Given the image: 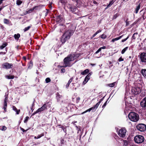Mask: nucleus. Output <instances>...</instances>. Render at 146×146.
Here are the masks:
<instances>
[{"instance_id":"28","label":"nucleus","mask_w":146,"mask_h":146,"mask_svg":"<svg viewBox=\"0 0 146 146\" xmlns=\"http://www.w3.org/2000/svg\"><path fill=\"white\" fill-rule=\"evenodd\" d=\"M128 48V47H126L123 49L121 52V53L122 54H124L125 51L127 50Z\"/></svg>"},{"instance_id":"29","label":"nucleus","mask_w":146,"mask_h":146,"mask_svg":"<svg viewBox=\"0 0 146 146\" xmlns=\"http://www.w3.org/2000/svg\"><path fill=\"white\" fill-rule=\"evenodd\" d=\"M7 45L6 43L3 44L0 47V48L1 49H3Z\"/></svg>"},{"instance_id":"44","label":"nucleus","mask_w":146,"mask_h":146,"mask_svg":"<svg viewBox=\"0 0 146 146\" xmlns=\"http://www.w3.org/2000/svg\"><path fill=\"white\" fill-rule=\"evenodd\" d=\"M61 73H64L65 72V69L64 68H62L61 70Z\"/></svg>"},{"instance_id":"52","label":"nucleus","mask_w":146,"mask_h":146,"mask_svg":"<svg viewBox=\"0 0 146 146\" xmlns=\"http://www.w3.org/2000/svg\"><path fill=\"white\" fill-rule=\"evenodd\" d=\"M43 135H42L41 136L40 135H38V136L37 137V139H38L40 138L41 136H43Z\"/></svg>"},{"instance_id":"15","label":"nucleus","mask_w":146,"mask_h":146,"mask_svg":"<svg viewBox=\"0 0 146 146\" xmlns=\"http://www.w3.org/2000/svg\"><path fill=\"white\" fill-rule=\"evenodd\" d=\"M140 14L141 16V17H142L144 20L146 18L145 16V12L143 10H141L140 12Z\"/></svg>"},{"instance_id":"58","label":"nucleus","mask_w":146,"mask_h":146,"mask_svg":"<svg viewBox=\"0 0 146 146\" xmlns=\"http://www.w3.org/2000/svg\"><path fill=\"white\" fill-rule=\"evenodd\" d=\"M102 50V49L101 48V47L98 50V51H99V52L100 51H101Z\"/></svg>"},{"instance_id":"2","label":"nucleus","mask_w":146,"mask_h":146,"mask_svg":"<svg viewBox=\"0 0 146 146\" xmlns=\"http://www.w3.org/2000/svg\"><path fill=\"white\" fill-rule=\"evenodd\" d=\"M74 54H71L70 56L65 58L64 60V65L60 66L61 67H70L72 65L71 64L70 62L74 60Z\"/></svg>"},{"instance_id":"14","label":"nucleus","mask_w":146,"mask_h":146,"mask_svg":"<svg viewBox=\"0 0 146 146\" xmlns=\"http://www.w3.org/2000/svg\"><path fill=\"white\" fill-rule=\"evenodd\" d=\"M141 73L144 77L146 78V69H142Z\"/></svg>"},{"instance_id":"56","label":"nucleus","mask_w":146,"mask_h":146,"mask_svg":"<svg viewBox=\"0 0 146 146\" xmlns=\"http://www.w3.org/2000/svg\"><path fill=\"white\" fill-rule=\"evenodd\" d=\"M93 3L94 4H97V3L96 1H94Z\"/></svg>"},{"instance_id":"45","label":"nucleus","mask_w":146,"mask_h":146,"mask_svg":"<svg viewBox=\"0 0 146 146\" xmlns=\"http://www.w3.org/2000/svg\"><path fill=\"white\" fill-rule=\"evenodd\" d=\"M118 61L119 62L122 61L123 60V59L121 57H120L118 59Z\"/></svg>"},{"instance_id":"3","label":"nucleus","mask_w":146,"mask_h":146,"mask_svg":"<svg viewBox=\"0 0 146 146\" xmlns=\"http://www.w3.org/2000/svg\"><path fill=\"white\" fill-rule=\"evenodd\" d=\"M128 117L130 120L134 122L137 121L139 119L138 114L134 112L130 113L128 115Z\"/></svg>"},{"instance_id":"62","label":"nucleus","mask_w":146,"mask_h":146,"mask_svg":"<svg viewBox=\"0 0 146 146\" xmlns=\"http://www.w3.org/2000/svg\"><path fill=\"white\" fill-rule=\"evenodd\" d=\"M91 64L92 65V66H94L95 65V64Z\"/></svg>"},{"instance_id":"9","label":"nucleus","mask_w":146,"mask_h":146,"mask_svg":"<svg viewBox=\"0 0 146 146\" xmlns=\"http://www.w3.org/2000/svg\"><path fill=\"white\" fill-rule=\"evenodd\" d=\"M2 66L3 68L6 69H10L13 67V64H12L9 63L7 62L3 63Z\"/></svg>"},{"instance_id":"4","label":"nucleus","mask_w":146,"mask_h":146,"mask_svg":"<svg viewBox=\"0 0 146 146\" xmlns=\"http://www.w3.org/2000/svg\"><path fill=\"white\" fill-rule=\"evenodd\" d=\"M134 141L137 143H142L144 140L143 136L141 135L135 136L134 138Z\"/></svg>"},{"instance_id":"19","label":"nucleus","mask_w":146,"mask_h":146,"mask_svg":"<svg viewBox=\"0 0 146 146\" xmlns=\"http://www.w3.org/2000/svg\"><path fill=\"white\" fill-rule=\"evenodd\" d=\"M44 6L43 5H40L35 7V9H40L42 7H44Z\"/></svg>"},{"instance_id":"23","label":"nucleus","mask_w":146,"mask_h":146,"mask_svg":"<svg viewBox=\"0 0 146 146\" xmlns=\"http://www.w3.org/2000/svg\"><path fill=\"white\" fill-rule=\"evenodd\" d=\"M13 109L16 112L17 114H18L19 113V111H20V110H19V111H18L15 107L14 106H13Z\"/></svg>"},{"instance_id":"6","label":"nucleus","mask_w":146,"mask_h":146,"mask_svg":"<svg viewBox=\"0 0 146 146\" xmlns=\"http://www.w3.org/2000/svg\"><path fill=\"white\" fill-rule=\"evenodd\" d=\"M126 132L125 128H121L118 131V134L120 137H123L125 136Z\"/></svg>"},{"instance_id":"38","label":"nucleus","mask_w":146,"mask_h":146,"mask_svg":"<svg viewBox=\"0 0 146 146\" xmlns=\"http://www.w3.org/2000/svg\"><path fill=\"white\" fill-rule=\"evenodd\" d=\"M106 37H107L106 35L104 34H103L101 35V38H102V39H104L106 38Z\"/></svg>"},{"instance_id":"27","label":"nucleus","mask_w":146,"mask_h":146,"mask_svg":"<svg viewBox=\"0 0 146 146\" xmlns=\"http://www.w3.org/2000/svg\"><path fill=\"white\" fill-rule=\"evenodd\" d=\"M6 77L8 79H13L14 78V76L9 75L6 76Z\"/></svg>"},{"instance_id":"55","label":"nucleus","mask_w":146,"mask_h":146,"mask_svg":"<svg viewBox=\"0 0 146 146\" xmlns=\"http://www.w3.org/2000/svg\"><path fill=\"white\" fill-rule=\"evenodd\" d=\"M104 98V97H103V98H102L101 100H100V101H101H101H102L103 100Z\"/></svg>"},{"instance_id":"54","label":"nucleus","mask_w":146,"mask_h":146,"mask_svg":"<svg viewBox=\"0 0 146 146\" xmlns=\"http://www.w3.org/2000/svg\"><path fill=\"white\" fill-rule=\"evenodd\" d=\"M61 1V2L62 3H65V2L64 1V0H60Z\"/></svg>"},{"instance_id":"35","label":"nucleus","mask_w":146,"mask_h":146,"mask_svg":"<svg viewBox=\"0 0 146 146\" xmlns=\"http://www.w3.org/2000/svg\"><path fill=\"white\" fill-rule=\"evenodd\" d=\"M31 27L30 26H28V27L25 28L24 29V32L26 31H28L31 28Z\"/></svg>"},{"instance_id":"33","label":"nucleus","mask_w":146,"mask_h":146,"mask_svg":"<svg viewBox=\"0 0 146 146\" xmlns=\"http://www.w3.org/2000/svg\"><path fill=\"white\" fill-rule=\"evenodd\" d=\"M22 3V1L20 0H17L16 1V3L17 5H20Z\"/></svg>"},{"instance_id":"37","label":"nucleus","mask_w":146,"mask_h":146,"mask_svg":"<svg viewBox=\"0 0 146 146\" xmlns=\"http://www.w3.org/2000/svg\"><path fill=\"white\" fill-rule=\"evenodd\" d=\"M61 19L60 17V16H58L57 17L56 21H57L58 22H60L61 21H60Z\"/></svg>"},{"instance_id":"5","label":"nucleus","mask_w":146,"mask_h":146,"mask_svg":"<svg viewBox=\"0 0 146 146\" xmlns=\"http://www.w3.org/2000/svg\"><path fill=\"white\" fill-rule=\"evenodd\" d=\"M69 9L70 11L72 13H74L78 15H80L81 14L80 12L79 11L78 9L76 7L73 6H71L69 7Z\"/></svg>"},{"instance_id":"31","label":"nucleus","mask_w":146,"mask_h":146,"mask_svg":"<svg viewBox=\"0 0 146 146\" xmlns=\"http://www.w3.org/2000/svg\"><path fill=\"white\" fill-rule=\"evenodd\" d=\"M102 31L101 30H99L95 34H94L92 36L93 37H94L95 36H96V35H97L98 33H100Z\"/></svg>"},{"instance_id":"10","label":"nucleus","mask_w":146,"mask_h":146,"mask_svg":"<svg viewBox=\"0 0 146 146\" xmlns=\"http://www.w3.org/2000/svg\"><path fill=\"white\" fill-rule=\"evenodd\" d=\"M140 58L142 62H146V53H141L140 55Z\"/></svg>"},{"instance_id":"42","label":"nucleus","mask_w":146,"mask_h":146,"mask_svg":"<svg viewBox=\"0 0 146 146\" xmlns=\"http://www.w3.org/2000/svg\"><path fill=\"white\" fill-rule=\"evenodd\" d=\"M129 38V36H128L127 38H125V39H123L121 40V42H124L125 41H126L128 39V38Z\"/></svg>"},{"instance_id":"16","label":"nucleus","mask_w":146,"mask_h":146,"mask_svg":"<svg viewBox=\"0 0 146 146\" xmlns=\"http://www.w3.org/2000/svg\"><path fill=\"white\" fill-rule=\"evenodd\" d=\"M6 100H7V99L6 98L5 99V100H4V106H3V109H4V110L5 111H6V108H7V106Z\"/></svg>"},{"instance_id":"21","label":"nucleus","mask_w":146,"mask_h":146,"mask_svg":"<svg viewBox=\"0 0 146 146\" xmlns=\"http://www.w3.org/2000/svg\"><path fill=\"white\" fill-rule=\"evenodd\" d=\"M73 78H70L69 80L68 83L67 84L66 86V88H67L69 87L70 84L71 83V82H72V81L73 80Z\"/></svg>"},{"instance_id":"53","label":"nucleus","mask_w":146,"mask_h":146,"mask_svg":"<svg viewBox=\"0 0 146 146\" xmlns=\"http://www.w3.org/2000/svg\"><path fill=\"white\" fill-rule=\"evenodd\" d=\"M23 58L24 60H26V58L25 56H23Z\"/></svg>"},{"instance_id":"25","label":"nucleus","mask_w":146,"mask_h":146,"mask_svg":"<svg viewBox=\"0 0 146 146\" xmlns=\"http://www.w3.org/2000/svg\"><path fill=\"white\" fill-rule=\"evenodd\" d=\"M35 7H33V8H32V9H31L29 10L28 11H26L27 12V13H31V12H32L33 10L35 9Z\"/></svg>"},{"instance_id":"20","label":"nucleus","mask_w":146,"mask_h":146,"mask_svg":"<svg viewBox=\"0 0 146 146\" xmlns=\"http://www.w3.org/2000/svg\"><path fill=\"white\" fill-rule=\"evenodd\" d=\"M114 2L115 1H113V0L109 2V4L108 5L107 7L105 8L106 9L110 7L113 4Z\"/></svg>"},{"instance_id":"51","label":"nucleus","mask_w":146,"mask_h":146,"mask_svg":"<svg viewBox=\"0 0 146 146\" xmlns=\"http://www.w3.org/2000/svg\"><path fill=\"white\" fill-rule=\"evenodd\" d=\"M102 49H105L106 48V46H103L101 47Z\"/></svg>"},{"instance_id":"18","label":"nucleus","mask_w":146,"mask_h":146,"mask_svg":"<svg viewBox=\"0 0 146 146\" xmlns=\"http://www.w3.org/2000/svg\"><path fill=\"white\" fill-rule=\"evenodd\" d=\"M89 72V70L88 69H86L81 73L82 75H85Z\"/></svg>"},{"instance_id":"50","label":"nucleus","mask_w":146,"mask_h":146,"mask_svg":"<svg viewBox=\"0 0 146 146\" xmlns=\"http://www.w3.org/2000/svg\"><path fill=\"white\" fill-rule=\"evenodd\" d=\"M87 82V81H86L84 79V81L83 82V84H85Z\"/></svg>"},{"instance_id":"46","label":"nucleus","mask_w":146,"mask_h":146,"mask_svg":"<svg viewBox=\"0 0 146 146\" xmlns=\"http://www.w3.org/2000/svg\"><path fill=\"white\" fill-rule=\"evenodd\" d=\"M107 101H106L105 103L102 106V108H104V107L106 106V104H107Z\"/></svg>"},{"instance_id":"36","label":"nucleus","mask_w":146,"mask_h":146,"mask_svg":"<svg viewBox=\"0 0 146 146\" xmlns=\"http://www.w3.org/2000/svg\"><path fill=\"white\" fill-rule=\"evenodd\" d=\"M115 83V82H114L112 83L109 84L108 86L110 87H113L114 86Z\"/></svg>"},{"instance_id":"61","label":"nucleus","mask_w":146,"mask_h":146,"mask_svg":"<svg viewBox=\"0 0 146 146\" xmlns=\"http://www.w3.org/2000/svg\"><path fill=\"white\" fill-rule=\"evenodd\" d=\"M49 7L50 8H51L52 7V6L51 4L50 5H49Z\"/></svg>"},{"instance_id":"12","label":"nucleus","mask_w":146,"mask_h":146,"mask_svg":"<svg viewBox=\"0 0 146 146\" xmlns=\"http://www.w3.org/2000/svg\"><path fill=\"white\" fill-rule=\"evenodd\" d=\"M141 106L143 108L146 107V97L143 98L140 102Z\"/></svg>"},{"instance_id":"64","label":"nucleus","mask_w":146,"mask_h":146,"mask_svg":"<svg viewBox=\"0 0 146 146\" xmlns=\"http://www.w3.org/2000/svg\"><path fill=\"white\" fill-rule=\"evenodd\" d=\"M131 146H137L135 145H132Z\"/></svg>"},{"instance_id":"34","label":"nucleus","mask_w":146,"mask_h":146,"mask_svg":"<svg viewBox=\"0 0 146 146\" xmlns=\"http://www.w3.org/2000/svg\"><path fill=\"white\" fill-rule=\"evenodd\" d=\"M51 81V80L49 78H47L45 79V81L46 83H48Z\"/></svg>"},{"instance_id":"60","label":"nucleus","mask_w":146,"mask_h":146,"mask_svg":"<svg viewBox=\"0 0 146 146\" xmlns=\"http://www.w3.org/2000/svg\"><path fill=\"white\" fill-rule=\"evenodd\" d=\"M99 52V51L97 50L95 52L96 54H97Z\"/></svg>"},{"instance_id":"59","label":"nucleus","mask_w":146,"mask_h":146,"mask_svg":"<svg viewBox=\"0 0 146 146\" xmlns=\"http://www.w3.org/2000/svg\"><path fill=\"white\" fill-rule=\"evenodd\" d=\"M76 99L77 100L79 101L80 100V98L79 97H78Z\"/></svg>"},{"instance_id":"49","label":"nucleus","mask_w":146,"mask_h":146,"mask_svg":"<svg viewBox=\"0 0 146 146\" xmlns=\"http://www.w3.org/2000/svg\"><path fill=\"white\" fill-rule=\"evenodd\" d=\"M33 66V64L32 63H30L29 64V65L28 66V68H29L30 67H31Z\"/></svg>"},{"instance_id":"24","label":"nucleus","mask_w":146,"mask_h":146,"mask_svg":"<svg viewBox=\"0 0 146 146\" xmlns=\"http://www.w3.org/2000/svg\"><path fill=\"white\" fill-rule=\"evenodd\" d=\"M91 74H90V73H89L85 77V80H86V81H87V82L90 79V76H91Z\"/></svg>"},{"instance_id":"48","label":"nucleus","mask_w":146,"mask_h":146,"mask_svg":"<svg viewBox=\"0 0 146 146\" xmlns=\"http://www.w3.org/2000/svg\"><path fill=\"white\" fill-rule=\"evenodd\" d=\"M61 143L63 144L64 143V140L63 139H62L61 140Z\"/></svg>"},{"instance_id":"39","label":"nucleus","mask_w":146,"mask_h":146,"mask_svg":"<svg viewBox=\"0 0 146 146\" xmlns=\"http://www.w3.org/2000/svg\"><path fill=\"white\" fill-rule=\"evenodd\" d=\"M29 119V117L27 116V117H25V119L24 120V122L25 123H26L28 121Z\"/></svg>"},{"instance_id":"43","label":"nucleus","mask_w":146,"mask_h":146,"mask_svg":"<svg viewBox=\"0 0 146 146\" xmlns=\"http://www.w3.org/2000/svg\"><path fill=\"white\" fill-rule=\"evenodd\" d=\"M118 16V15L117 14H116L115 15H114L113 17V19H116L117 17Z\"/></svg>"},{"instance_id":"30","label":"nucleus","mask_w":146,"mask_h":146,"mask_svg":"<svg viewBox=\"0 0 146 146\" xmlns=\"http://www.w3.org/2000/svg\"><path fill=\"white\" fill-rule=\"evenodd\" d=\"M137 33H134L132 36V38L133 39H135L136 38V36H137Z\"/></svg>"},{"instance_id":"17","label":"nucleus","mask_w":146,"mask_h":146,"mask_svg":"<svg viewBox=\"0 0 146 146\" xmlns=\"http://www.w3.org/2000/svg\"><path fill=\"white\" fill-rule=\"evenodd\" d=\"M123 35H122L119 36L118 37L116 38H115L111 40V42H114L115 41L119 40V39L121 38L123 36Z\"/></svg>"},{"instance_id":"11","label":"nucleus","mask_w":146,"mask_h":146,"mask_svg":"<svg viewBox=\"0 0 146 146\" xmlns=\"http://www.w3.org/2000/svg\"><path fill=\"white\" fill-rule=\"evenodd\" d=\"M46 108V104H44L42 107L38 108L35 112L33 114V115L39 112H41Z\"/></svg>"},{"instance_id":"32","label":"nucleus","mask_w":146,"mask_h":146,"mask_svg":"<svg viewBox=\"0 0 146 146\" xmlns=\"http://www.w3.org/2000/svg\"><path fill=\"white\" fill-rule=\"evenodd\" d=\"M140 5H138L136 8L135 10V13H137L138 12V11L140 8Z\"/></svg>"},{"instance_id":"40","label":"nucleus","mask_w":146,"mask_h":146,"mask_svg":"<svg viewBox=\"0 0 146 146\" xmlns=\"http://www.w3.org/2000/svg\"><path fill=\"white\" fill-rule=\"evenodd\" d=\"M138 129L141 131H145L146 130V128H137Z\"/></svg>"},{"instance_id":"7","label":"nucleus","mask_w":146,"mask_h":146,"mask_svg":"<svg viewBox=\"0 0 146 146\" xmlns=\"http://www.w3.org/2000/svg\"><path fill=\"white\" fill-rule=\"evenodd\" d=\"M132 93L134 95H136L141 92V90L139 87H133L131 90Z\"/></svg>"},{"instance_id":"26","label":"nucleus","mask_w":146,"mask_h":146,"mask_svg":"<svg viewBox=\"0 0 146 146\" xmlns=\"http://www.w3.org/2000/svg\"><path fill=\"white\" fill-rule=\"evenodd\" d=\"M9 20L5 19H4L3 20L4 23L6 24H9Z\"/></svg>"},{"instance_id":"41","label":"nucleus","mask_w":146,"mask_h":146,"mask_svg":"<svg viewBox=\"0 0 146 146\" xmlns=\"http://www.w3.org/2000/svg\"><path fill=\"white\" fill-rule=\"evenodd\" d=\"M124 145L125 146L127 145L128 144V142L126 140H123Z\"/></svg>"},{"instance_id":"22","label":"nucleus","mask_w":146,"mask_h":146,"mask_svg":"<svg viewBox=\"0 0 146 146\" xmlns=\"http://www.w3.org/2000/svg\"><path fill=\"white\" fill-rule=\"evenodd\" d=\"M20 36V35L18 33L17 34H15L14 35V37L15 39L18 40Z\"/></svg>"},{"instance_id":"1","label":"nucleus","mask_w":146,"mask_h":146,"mask_svg":"<svg viewBox=\"0 0 146 146\" xmlns=\"http://www.w3.org/2000/svg\"><path fill=\"white\" fill-rule=\"evenodd\" d=\"M74 32V30H70L66 31L61 36L60 41L64 44L67 40L69 39Z\"/></svg>"},{"instance_id":"13","label":"nucleus","mask_w":146,"mask_h":146,"mask_svg":"<svg viewBox=\"0 0 146 146\" xmlns=\"http://www.w3.org/2000/svg\"><path fill=\"white\" fill-rule=\"evenodd\" d=\"M136 128H146V125L143 123H140L137 125Z\"/></svg>"},{"instance_id":"47","label":"nucleus","mask_w":146,"mask_h":146,"mask_svg":"<svg viewBox=\"0 0 146 146\" xmlns=\"http://www.w3.org/2000/svg\"><path fill=\"white\" fill-rule=\"evenodd\" d=\"M21 130L23 132H25L26 131H27L28 129H27L26 130H25L23 128H20Z\"/></svg>"},{"instance_id":"57","label":"nucleus","mask_w":146,"mask_h":146,"mask_svg":"<svg viewBox=\"0 0 146 146\" xmlns=\"http://www.w3.org/2000/svg\"><path fill=\"white\" fill-rule=\"evenodd\" d=\"M1 130L2 131H5L6 130V128H1Z\"/></svg>"},{"instance_id":"63","label":"nucleus","mask_w":146,"mask_h":146,"mask_svg":"<svg viewBox=\"0 0 146 146\" xmlns=\"http://www.w3.org/2000/svg\"><path fill=\"white\" fill-rule=\"evenodd\" d=\"M34 138H35V139H37V137H36V136H35V137H34Z\"/></svg>"},{"instance_id":"8","label":"nucleus","mask_w":146,"mask_h":146,"mask_svg":"<svg viewBox=\"0 0 146 146\" xmlns=\"http://www.w3.org/2000/svg\"><path fill=\"white\" fill-rule=\"evenodd\" d=\"M101 101H99L93 107L90 108L82 113V114L85 113L87 112H90L92 110H96L98 107L100 105Z\"/></svg>"}]
</instances>
